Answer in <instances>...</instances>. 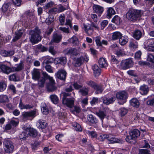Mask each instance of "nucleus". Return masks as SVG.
Here are the masks:
<instances>
[{"mask_svg":"<svg viewBox=\"0 0 154 154\" xmlns=\"http://www.w3.org/2000/svg\"><path fill=\"white\" fill-rule=\"evenodd\" d=\"M141 16V10L130 9L126 14V17L129 20L135 21L139 20Z\"/></svg>","mask_w":154,"mask_h":154,"instance_id":"f257e3e1","label":"nucleus"},{"mask_svg":"<svg viewBox=\"0 0 154 154\" xmlns=\"http://www.w3.org/2000/svg\"><path fill=\"white\" fill-rule=\"evenodd\" d=\"M41 31L38 27H36L34 30H31L29 32V35L30 36L29 38L30 42L32 44H35L41 40V38L40 34Z\"/></svg>","mask_w":154,"mask_h":154,"instance_id":"f03ea898","label":"nucleus"},{"mask_svg":"<svg viewBox=\"0 0 154 154\" xmlns=\"http://www.w3.org/2000/svg\"><path fill=\"white\" fill-rule=\"evenodd\" d=\"M3 147L4 151L6 153H11L14 149L13 143L11 140H5L3 142Z\"/></svg>","mask_w":154,"mask_h":154,"instance_id":"7ed1b4c3","label":"nucleus"},{"mask_svg":"<svg viewBox=\"0 0 154 154\" xmlns=\"http://www.w3.org/2000/svg\"><path fill=\"white\" fill-rule=\"evenodd\" d=\"M140 132L137 129H134L129 132V135L127 136L126 140L127 142L130 143L132 140H135L140 135Z\"/></svg>","mask_w":154,"mask_h":154,"instance_id":"20e7f679","label":"nucleus"},{"mask_svg":"<svg viewBox=\"0 0 154 154\" xmlns=\"http://www.w3.org/2000/svg\"><path fill=\"white\" fill-rule=\"evenodd\" d=\"M134 63L131 58H129L122 60L120 64L122 69H126L132 66Z\"/></svg>","mask_w":154,"mask_h":154,"instance_id":"39448f33","label":"nucleus"},{"mask_svg":"<svg viewBox=\"0 0 154 154\" xmlns=\"http://www.w3.org/2000/svg\"><path fill=\"white\" fill-rule=\"evenodd\" d=\"M80 51V49L79 47L68 48L64 51L65 53L66 54L75 56L78 55Z\"/></svg>","mask_w":154,"mask_h":154,"instance_id":"423d86ee","label":"nucleus"},{"mask_svg":"<svg viewBox=\"0 0 154 154\" xmlns=\"http://www.w3.org/2000/svg\"><path fill=\"white\" fill-rule=\"evenodd\" d=\"M116 97L117 99L122 101V103L120 104H122L126 101V99L127 98V94L125 91H119L116 93Z\"/></svg>","mask_w":154,"mask_h":154,"instance_id":"0eeeda50","label":"nucleus"},{"mask_svg":"<svg viewBox=\"0 0 154 154\" xmlns=\"http://www.w3.org/2000/svg\"><path fill=\"white\" fill-rule=\"evenodd\" d=\"M88 57L85 54L84 57L81 56L77 58L75 61V65L76 67L80 66L84 61L88 62Z\"/></svg>","mask_w":154,"mask_h":154,"instance_id":"6e6552de","label":"nucleus"},{"mask_svg":"<svg viewBox=\"0 0 154 154\" xmlns=\"http://www.w3.org/2000/svg\"><path fill=\"white\" fill-rule=\"evenodd\" d=\"M0 72L8 74L13 72L12 68H11L4 64L0 63Z\"/></svg>","mask_w":154,"mask_h":154,"instance_id":"1a4fd4ad","label":"nucleus"},{"mask_svg":"<svg viewBox=\"0 0 154 154\" xmlns=\"http://www.w3.org/2000/svg\"><path fill=\"white\" fill-rule=\"evenodd\" d=\"M37 112L36 110H33L29 112H23L22 116L23 119H27L29 118H33L36 115Z\"/></svg>","mask_w":154,"mask_h":154,"instance_id":"9d476101","label":"nucleus"},{"mask_svg":"<svg viewBox=\"0 0 154 154\" xmlns=\"http://www.w3.org/2000/svg\"><path fill=\"white\" fill-rule=\"evenodd\" d=\"M75 99L73 98H68L66 99H62V103L70 108L73 107Z\"/></svg>","mask_w":154,"mask_h":154,"instance_id":"9b49d317","label":"nucleus"},{"mask_svg":"<svg viewBox=\"0 0 154 154\" xmlns=\"http://www.w3.org/2000/svg\"><path fill=\"white\" fill-rule=\"evenodd\" d=\"M62 38V36L61 35L57 33H54L53 34L52 38L50 43L51 44H52L53 42L58 43L60 42Z\"/></svg>","mask_w":154,"mask_h":154,"instance_id":"f8f14e48","label":"nucleus"},{"mask_svg":"<svg viewBox=\"0 0 154 154\" xmlns=\"http://www.w3.org/2000/svg\"><path fill=\"white\" fill-rule=\"evenodd\" d=\"M66 72L63 69H61L57 72V76L58 78L64 80L66 79Z\"/></svg>","mask_w":154,"mask_h":154,"instance_id":"ddd939ff","label":"nucleus"},{"mask_svg":"<svg viewBox=\"0 0 154 154\" xmlns=\"http://www.w3.org/2000/svg\"><path fill=\"white\" fill-rule=\"evenodd\" d=\"M19 106L21 109H32L33 106L29 104H24L23 103L22 100L20 99Z\"/></svg>","mask_w":154,"mask_h":154,"instance_id":"4468645a","label":"nucleus"},{"mask_svg":"<svg viewBox=\"0 0 154 154\" xmlns=\"http://www.w3.org/2000/svg\"><path fill=\"white\" fill-rule=\"evenodd\" d=\"M54 81L53 79V81H49V82L47 85V88L48 90L50 92H52L56 90V87L54 86Z\"/></svg>","mask_w":154,"mask_h":154,"instance_id":"2eb2a0df","label":"nucleus"},{"mask_svg":"<svg viewBox=\"0 0 154 154\" xmlns=\"http://www.w3.org/2000/svg\"><path fill=\"white\" fill-rule=\"evenodd\" d=\"M24 32L23 30H19L16 32L15 33V35L13 39V41L14 42H16L20 39Z\"/></svg>","mask_w":154,"mask_h":154,"instance_id":"dca6fc26","label":"nucleus"},{"mask_svg":"<svg viewBox=\"0 0 154 154\" xmlns=\"http://www.w3.org/2000/svg\"><path fill=\"white\" fill-rule=\"evenodd\" d=\"M116 100L114 97H111L110 98H107L106 97H104L103 99V102L106 105H109L112 103Z\"/></svg>","mask_w":154,"mask_h":154,"instance_id":"f3484780","label":"nucleus"},{"mask_svg":"<svg viewBox=\"0 0 154 154\" xmlns=\"http://www.w3.org/2000/svg\"><path fill=\"white\" fill-rule=\"evenodd\" d=\"M32 79L35 80H37L38 79L40 76V73L38 69H34L32 72Z\"/></svg>","mask_w":154,"mask_h":154,"instance_id":"a211bd4d","label":"nucleus"},{"mask_svg":"<svg viewBox=\"0 0 154 154\" xmlns=\"http://www.w3.org/2000/svg\"><path fill=\"white\" fill-rule=\"evenodd\" d=\"M26 132H27V134H28V136L35 137L37 135V132L36 130L33 128H27L26 129Z\"/></svg>","mask_w":154,"mask_h":154,"instance_id":"6ab92c4d","label":"nucleus"},{"mask_svg":"<svg viewBox=\"0 0 154 154\" xmlns=\"http://www.w3.org/2000/svg\"><path fill=\"white\" fill-rule=\"evenodd\" d=\"M47 123L44 120L40 119L38 120L37 123V127L41 129L45 128L47 126Z\"/></svg>","mask_w":154,"mask_h":154,"instance_id":"aec40b11","label":"nucleus"},{"mask_svg":"<svg viewBox=\"0 0 154 154\" xmlns=\"http://www.w3.org/2000/svg\"><path fill=\"white\" fill-rule=\"evenodd\" d=\"M98 62L99 66L101 67L105 68L108 65L106 59L103 57L100 58L99 59Z\"/></svg>","mask_w":154,"mask_h":154,"instance_id":"412c9836","label":"nucleus"},{"mask_svg":"<svg viewBox=\"0 0 154 154\" xmlns=\"http://www.w3.org/2000/svg\"><path fill=\"white\" fill-rule=\"evenodd\" d=\"M89 91V88L88 87H84L80 89L79 93L82 96H85L88 95Z\"/></svg>","mask_w":154,"mask_h":154,"instance_id":"4be33fe9","label":"nucleus"},{"mask_svg":"<svg viewBox=\"0 0 154 154\" xmlns=\"http://www.w3.org/2000/svg\"><path fill=\"white\" fill-rule=\"evenodd\" d=\"M106 139L110 142V143H119L120 140L117 138L113 137L111 134L106 135Z\"/></svg>","mask_w":154,"mask_h":154,"instance_id":"5701e85b","label":"nucleus"},{"mask_svg":"<svg viewBox=\"0 0 154 154\" xmlns=\"http://www.w3.org/2000/svg\"><path fill=\"white\" fill-rule=\"evenodd\" d=\"M92 69L95 76L99 75L100 74V69L96 65H94L92 66Z\"/></svg>","mask_w":154,"mask_h":154,"instance_id":"b1692460","label":"nucleus"},{"mask_svg":"<svg viewBox=\"0 0 154 154\" xmlns=\"http://www.w3.org/2000/svg\"><path fill=\"white\" fill-rule=\"evenodd\" d=\"M142 35V33L140 30L137 29L133 32V37L137 40H139Z\"/></svg>","mask_w":154,"mask_h":154,"instance_id":"393cba45","label":"nucleus"},{"mask_svg":"<svg viewBox=\"0 0 154 154\" xmlns=\"http://www.w3.org/2000/svg\"><path fill=\"white\" fill-rule=\"evenodd\" d=\"M93 9L94 11L97 13H102L103 11V7L97 5H94L93 6Z\"/></svg>","mask_w":154,"mask_h":154,"instance_id":"a878e982","label":"nucleus"},{"mask_svg":"<svg viewBox=\"0 0 154 154\" xmlns=\"http://www.w3.org/2000/svg\"><path fill=\"white\" fill-rule=\"evenodd\" d=\"M122 36V33L119 32H115L113 33L112 36V39L114 40L120 38Z\"/></svg>","mask_w":154,"mask_h":154,"instance_id":"bb28decb","label":"nucleus"},{"mask_svg":"<svg viewBox=\"0 0 154 154\" xmlns=\"http://www.w3.org/2000/svg\"><path fill=\"white\" fill-rule=\"evenodd\" d=\"M82 28L84 29L86 33L88 35H90L92 33V32L89 33L88 31L90 30H91V28L89 24H86L85 23H83L82 26Z\"/></svg>","mask_w":154,"mask_h":154,"instance_id":"cd10ccee","label":"nucleus"},{"mask_svg":"<svg viewBox=\"0 0 154 154\" xmlns=\"http://www.w3.org/2000/svg\"><path fill=\"white\" fill-rule=\"evenodd\" d=\"M96 114L100 118L102 122L103 120L106 117V112L101 110L96 112Z\"/></svg>","mask_w":154,"mask_h":154,"instance_id":"c85d7f7f","label":"nucleus"},{"mask_svg":"<svg viewBox=\"0 0 154 154\" xmlns=\"http://www.w3.org/2000/svg\"><path fill=\"white\" fill-rule=\"evenodd\" d=\"M57 63L62 65L65 64L66 63V59L65 57H61L56 59Z\"/></svg>","mask_w":154,"mask_h":154,"instance_id":"c756f323","label":"nucleus"},{"mask_svg":"<svg viewBox=\"0 0 154 154\" xmlns=\"http://www.w3.org/2000/svg\"><path fill=\"white\" fill-rule=\"evenodd\" d=\"M24 67V64L23 62L21 61L20 63L17 65V67H14L12 68L13 72L19 71L22 70Z\"/></svg>","mask_w":154,"mask_h":154,"instance_id":"7c9ffc66","label":"nucleus"},{"mask_svg":"<svg viewBox=\"0 0 154 154\" xmlns=\"http://www.w3.org/2000/svg\"><path fill=\"white\" fill-rule=\"evenodd\" d=\"M129 47L131 49H134L138 47L137 42L134 40H131L130 42Z\"/></svg>","mask_w":154,"mask_h":154,"instance_id":"2f4dec72","label":"nucleus"},{"mask_svg":"<svg viewBox=\"0 0 154 154\" xmlns=\"http://www.w3.org/2000/svg\"><path fill=\"white\" fill-rule=\"evenodd\" d=\"M130 103L131 106L137 108L139 105V103L136 98H133L130 101Z\"/></svg>","mask_w":154,"mask_h":154,"instance_id":"473e14b6","label":"nucleus"},{"mask_svg":"<svg viewBox=\"0 0 154 154\" xmlns=\"http://www.w3.org/2000/svg\"><path fill=\"white\" fill-rule=\"evenodd\" d=\"M11 38L10 37L5 36L3 35L0 36V43L3 44L4 43L6 42Z\"/></svg>","mask_w":154,"mask_h":154,"instance_id":"72a5a7b5","label":"nucleus"},{"mask_svg":"<svg viewBox=\"0 0 154 154\" xmlns=\"http://www.w3.org/2000/svg\"><path fill=\"white\" fill-rule=\"evenodd\" d=\"M122 20L119 17L118 15L115 16L112 19V22L117 25H119L121 22Z\"/></svg>","mask_w":154,"mask_h":154,"instance_id":"f704fd0d","label":"nucleus"},{"mask_svg":"<svg viewBox=\"0 0 154 154\" xmlns=\"http://www.w3.org/2000/svg\"><path fill=\"white\" fill-rule=\"evenodd\" d=\"M88 119L90 122L92 123H96L98 121V119L92 115H90L88 116Z\"/></svg>","mask_w":154,"mask_h":154,"instance_id":"c9c22d12","label":"nucleus"},{"mask_svg":"<svg viewBox=\"0 0 154 154\" xmlns=\"http://www.w3.org/2000/svg\"><path fill=\"white\" fill-rule=\"evenodd\" d=\"M140 89L141 91V93L143 94H146L149 91V89L147 86L143 85L140 87Z\"/></svg>","mask_w":154,"mask_h":154,"instance_id":"e433bc0d","label":"nucleus"},{"mask_svg":"<svg viewBox=\"0 0 154 154\" xmlns=\"http://www.w3.org/2000/svg\"><path fill=\"white\" fill-rule=\"evenodd\" d=\"M41 111L43 114L47 115L48 114L49 110L47 106L45 104L43 103L41 106Z\"/></svg>","mask_w":154,"mask_h":154,"instance_id":"4c0bfd02","label":"nucleus"},{"mask_svg":"<svg viewBox=\"0 0 154 154\" xmlns=\"http://www.w3.org/2000/svg\"><path fill=\"white\" fill-rule=\"evenodd\" d=\"M128 42V38L127 36H122L119 40V42L120 44L122 45H125Z\"/></svg>","mask_w":154,"mask_h":154,"instance_id":"58836bf2","label":"nucleus"},{"mask_svg":"<svg viewBox=\"0 0 154 154\" xmlns=\"http://www.w3.org/2000/svg\"><path fill=\"white\" fill-rule=\"evenodd\" d=\"M107 17L110 18L112 15L115 14V12L114 9L112 8H108L107 11Z\"/></svg>","mask_w":154,"mask_h":154,"instance_id":"ea45409f","label":"nucleus"},{"mask_svg":"<svg viewBox=\"0 0 154 154\" xmlns=\"http://www.w3.org/2000/svg\"><path fill=\"white\" fill-rule=\"evenodd\" d=\"M69 42L76 45L78 43V40L77 37L75 36H73L68 40Z\"/></svg>","mask_w":154,"mask_h":154,"instance_id":"a19ab883","label":"nucleus"},{"mask_svg":"<svg viewBox=\"0 0 154 154\" xmlns=\"http://www.w3.org/2000/svg\"><path fill=\"white\" fill-rule=\"evenodd\" d=\"M51 101L55 104H57L58 102L59 99L57 97L55 94L51 95L50 96Z\"/></svg>","mask_w":154,"mask_h":154,"instance_id":"79ce46f5","label":"nucleus"},{"mask_svg":"<svg viewBox=\"0 0 154 154\" xmlns=\"http://www.w3.org/2000/svg\"><path fill=\"white\" fill-rule=\"evenodd\" d=\"M70 111L73 113L75 112H76V113H79L81 111V109L80 107L79 106H73V107L70 108Z\"/></svg>","mask_w":154,"mask_h":154,"instance_id":"37998d69","label":"nucleus"},{"mask_svg":"<svg viewBox=\"0 0 154 154\" xmlns=\"http://www.w3.org/2000/svg\"><path fill=\"white\" fill-rule=\"evenodd\" d=\"M72 125L75 129L77 131H81L82 130V128L80 125L76 122H74L72 123Z\"/></svg>","mask_w":154,"mask_h":154,"instance_id":"c03bdc74","label":"nucleus"},{"mask_svg":"<svg viewBox=\"0 0 154 154\" xmlns=\"http://www.w3.org/2000/svg\"><path fill=\"white\" fill-rule=\"evenodd\" d=\"M8 97L6 95H1L0 96V102L4 103L8 101Z\"/></svg>","mask_w":154,"mask_h":154,"instance_id":"a18cd8bd","label":"nucleus"},{"mask_svg":"<svg viewBox=\"0 0 154 154\" xmlns=\"http://www.w3.org/2000/svg\"><path fill=\"white\" fill-rule=\"evenodd\" d=\"M116 54L118 57L122 56L125 54L123 49L119 48L116 51Z\"/></svg>","mask_w":154,"mask_h":154,"instance_id":"49530a36","label":"nucleus"},{"mask_svg":"<svg viewBox=\"0 0 154 154\" xmlns=\"http://www.w3.org/2000/svg\"><path fill=\"white\" fill-rule=\"evenodd\" d=\"M36 48L42 52H44L48 50V48H47L40 44L36 46Z\"/></svg>","mask_w":154,"mask_h":154,"instance_id":"de8ad7c7","label":"nucleus"},{"mask_svg":"<svg viewBox=\"0 0 154 154\" xmlns=\"http://www.w3.org/2000/svg\"><path fill=\"white\" fill-rule=\"evenodd\" d=\"M86 83L88 85L90 86L93 88L96 87V85H97V84L92 80L87 81L86 82Z\"/></svg>","mask_w":154,"mask_h":154,"instance_id":"09e8293b","label":"nucleus"},{"mask_svg":"<svg viewBox=\"0 0 154 154\" xmlns=\"http://www.w3.org/2000/svg\"><path fill=\"white\" fill-rule=\"evenodd\" d=\"M42 75L44 77L43 78L45 79V80L47 79H48L49 81H53V78L52 77H50L46 72H42Z\"/></svg>","mask_w":154,"mask_h":154,"instance_id":"8fccbe9b","label":"nucleus"},{"mask_svg":"<svg viewBox=\"0 0 154 154\" xmlns=\"http://www.w3.org/2000/svg\"><path fill=\"white\" fill-rule=\"evenodd\" d=\"M26 132V130L24 132H22L21 134L20 135L19 138L20 139L25 140L26 137H28V134H27V132Z\"/></svg>","mask_w":154,"mask_h":154,"instance_id":"3c124183","label":"nucleus"},{"mask_svg":"<svg viewBox=\"0 0 154 154\" xmlns=\"http://www.w3.org/2000/svg\"><path fill=\"white\" fill-rule=\"evenodd\" d=\"M45 79L43 77L41 78L38 81V85L41 87H43L44 86L45 83Z\"/></svg>","mask_w":154,"mask_h":154,"instance_id":"603ef678","label":"nucleus"},{"mask_svg":"<svg viewBox=\"0 0 154 154\" xmlns=\"http://www.w3.org/2000/svg\"><path fill=\"white\" fill-rule=\"evenodd\" d=\"M106 135L103 134H99L97 136V138L102 141L106 139Z\"/></svg>","mask_w":154,"mask_h":154,"instance_id":"864d4df0","label":"nucleus"},{"mask_svg":"<svg viewBox=\"0 0 154 154\" xmlns=\"http://www.w3.org/2000/svg\"><path fill=\"white\" fill-rule=\"evenodd\" d=\"M128 112L127 110L124 108H121L120 109L119 115L122 116H124Z\"/></svg>","mask_w":154,"mask_h":154,"instance_id":"5fc2aeb1","label":"nucleus"},{"mask_svg":"<svg viewBox=\"0 0 154 154\" xmlns=\"http://www.w3.org/2000/svg\"><path fill=\"white\" fill-rule=\"evenodd\" d=\"M147 50L149 51H154V42H151L148 46Z\"/></svg>","mask_w":154,"mask_h":154,"instance_id":"6e6d98bb","label":"nucleus"},{"mask_svg":"<svg viewBox=\"0 0 154 154\" xmlns=\"http://www.w3.org/2000/svg\"><path fill=\"white\" fill-rule=\"evenodd\" d=\"M101 37L100 36H97L96 37L95 41L97 45L98 46H101Z\"/></svg>","mask_w":154,"mask_h":154,"instance_id":"4d7b16f0","label":"nucleus"},{"mask_svg":"<svg viewBox=\"0 0 154 154\" xmlns=\"http://www.w3.org/2000/svg\"><path fill=\"white\" fill-rule=\"evenodd\" d=\"M6 85L4 82H0V91H3L6 88Z\"/></svg>","mask_w":154,"mask_h":154,"instance_id":"13d9d810","label":"nucleus"},{"mask_svg":"<svg viewBox=\"0 0 154 154\" xmlns=\"http://www.w3.org/2000/svg\"><path fill=\"white\" fill-rule=\"evenodd\" d=\"M94 89L96 90L97 94L101 93L103 91L102 87L97 84L96 85V87L94 88Z\"/></svg>","mask_w":154,"mask_h":154,"instance_id":"bf43d9fd","label":"nucleus"},{"mask_svg":"<svg viewBox=\"0 0 154 154\" xmlns=\"http://www.w3.org/2000/svg\"><path fill=\"white\" fill-rule=\"evenodd\" d=\"M65 17L64 16V14L61 15L59 17V21L61 25H63L64 24L65 20Z\"/></svg>","mask_w":154,"mask_h":154,"instance_id":"052dcab7","label":"nucleus"},{"mask_svg":"<svg viewBox=\"0 0 154 154\" xmlns=\"http://www.w3.org/2000/svg\"><path fill=\"white\" fill-rule=\"evenodd\" d=\"M54 21L53 18L51 17L50 16H48L47 18L45 20V22L47 25L51 24Z\"/></svg>","mask_w":154,"mask_h":154,"instance_id":"680f3d73","label":"nucleus"},{"mask_svg":"<svg viewBox=\"0 0 154 154\" xmlns=\"http://www.w3.org/2000/svg\"><path fill=\"white\" fill-rule=\"evenodd\" d=\"M54 4L52 2H50L46 4L44 7V8L47 9L53 6Z\"/></svg>","mask_w":154,"mask_h":154,"instance_id":"e2e57ef3","label":"nucleus"},{"mask_svg":"<svg viewBox=\"0 0 154 154\" xmlns=\"http://www.w3.org/2000/svg\"><path fill=\"white\" fill-rule=\"evenodd\" d=\"M111 62L114 64H117L119 62V61L116 59L115 57L113 55L111 56Z\"/></svg>","mask_w":154,"mask_h":154,"instance_id":"0e129e2a","label":"nucleus"},{"mask_svg":"<svg viewBox=\"0 0 154 154\" xmlns=\"http://www.w3.org/2000/svg\"><path fill=\"white\" fill-rule=\"evenodd\" d=\"M9 80L11 81H17L18 80L17 79L16 75L15 74H13L10 75L9 76Z\"/></svg>","mask_w":154,"mask_h":154,"instance_id":"69168bd1","label":"nucleus"},{"mask_svg":"<svg viewBox=\"0 0 154 154\" xmlns=\"http://www.w3.org/2000/svg\"><path fill=\"white\" fill-rule=\"evenodd\" d=\"M154 57L151 54H149L147 57V60L148 61L154 63Z\"/></svg>","mask_w":154,"mask_h":154,"instance_id":"338daca9","label":"nucleus"},{"mask_svg":"<svg viewBox=\"0 0 154 154\" xmlns=\"http://www.w3.org/2000/svg\"><path fill=\"white\" fill-rule=\"evenodd\" d=\"M148 105L154 106V98L149 99L146 102Z\"/></svg>","mask_w":154,"mask_h":154,"instance_id":"774afa93","label":"nucleus"}]
</instances>
